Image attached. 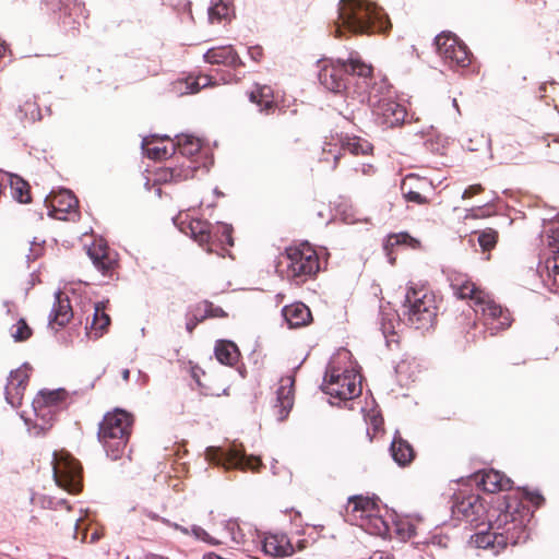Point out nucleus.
<instances>
[{
    "label": "nucleus",
    "mask_w": 559,
    "mask_h": 559,
    "mask_svg": "<svg viewBox=\"0 0 559 559\" xmlns=\"http://www.w3.org/2000/svg\"><path fill=\"white\" fill-rule=\"evenodd\" d=\"M151 144L152 143L146 138L143 139L142 148L150 158L160 159L170 154V151L167 148V146H160L158 144L151 146Z\"/></svg>",
    "instance_id": "39"
},
{
    "label": "nucleus",
    "mask_w": 559,
    "mask_h": 559,
    "mask_svg": "<svg viewBox=\"0 0 559 559\" xmlns=\"http://www.w3.org/2000/svg\"><path fill=\"white\" fill-rule=\"evenodd\" d=\"M497 239L498 233L491 228L481 230L477 236L478 243L481 247L483 251L491 250L496 246Z\"/></svg>",
    "instance_id": "38"
},
{
    "label": "nucleus",
    "mask_w": 559,
    "mask_h": 559,
    "mask_svg": "<svg viewBox=\"0 0 559 559\" xmlns=\"http://www.w3.org/2000/svg\"><path fill=\"white\" fill-rule=\"evenodd\" d=\"M204 59L206 62L215 64L236 66L240 63L239 57L231 46L209 49Z\"/></svg>",
    "instance_id": "22"
},
{
    "label": "nucleus",
    "mask_w": 559,
    "mask_h": 559,
    "mask_svg": "<svg viewBox=\"0 0 559 559\" xmlns=\"http://www.w3.org/2000/svg\"><path fill=\"white\" fill-rule=\"evenodd\" d=\"M333 158H334V163L336 164V162L338 160L340 156L337 154H333Z\"/></svg>",
    "instance_id": "59"
},
{
    "label": "nucleus",
    "mask_w": 559,
    "mask_h": 559,
    "mask_svg": "<svg viewBox=\"0 0 559 559\" xmlns=\"http://www.w3.org/2000/svg\"><path fill=\"white\" fill-rule=\"evenodd\" d=\"M201 146L200 139L190 134H180L176 136V144L171 145L170 151L173 152L177 148L181 155L190 157L199 153Z\"/></svg>",
    "instance_id": "27"
},
{
    "label": "nucleus",
    "mask_w": 559,
    "mask_h": 559,
    "mask_svg": "<svg viewBox=\"0 0 559 559\" xmlns=\"http://www.w3.org/2000/svg\"><path fill=\"white\" fill-rule=\"evenodd\" d=\"M280 266L286 267L288 277H300L314 274L319 270L316 251L308 245L290 248L280 261Z\"/></svg>",
    "instance_id": "12"
},
{
    "label": "nucleus",
    "mask_w": 559,
    "mask_h": 559,
    "mask_svg": "<svg viewBox=\"0 0 559 559\" xmlns=\"http://www.w3.org/2000/svg\"><path fill=\"white\" fill-rule=\"evenodd\" d=\"M94 312H93V320L90 326V331L87 332L90 336H93L95 338L103 335V333L106 331V329L110 324V318L105 312V304L98 302L93 306Z\"/></svg>",
    "instance_id": "25"
},
{
    "label": "nucleus",
    "mask_w": 559,
    "mask_h": 559,
    "mask_svg": "<svg viewBox=\"0 0 559 559\" xmlns=\"http://www.w3.org/2000/svg\"><path fill=\"white\" fill-rule=\"evenodd\" d=\"M282 312L289 328L307 325L312 319L309 308L301 302L286 306Z\"/></svg>",
    "instance_id": "20"
},
{
    "label": "nucleus",
    "mask_w": 559,
    "mask_h": 559,
    "mask_svg": "<svg viewBox=\"0 0 559 559\" xmlns=\"http://www.w3.org/2000/svg\"><path fill=\"white\" fill-rule=\"evenodd\" d=\"M265 554L276 557L290 556L294 551L288 538L285 535H270L263 543Z\"/></svg>",
    "instance_id": "23"
},
{
    "label": "nucleus",
    "mask_w": 559,
    "mask_h": 559,
    "mask_svg": "<svg viewBox=\"0 0 559 559\" xmlns=\"http://www.w3.org/2000/svg\"><path fill=\"white\" fill-rule=\"evenodd\" d=\"M322 390L341 401L355 399L361 393L360 377L354 369H342L332 360L325 371Z\"/></svg>",
    "instance_id": "9"
},
{
    "label": "nucleus",
    "mask_w": 559,
    "mask_h": 559,
    "mask_svg": "<svg viewBox=\"0 0 559 559\" xmlns=\"http://www.w3.org/2000/svg\"><path fill=\"white\" fill-rule=\"evenodd\" d=\"M132 417L122 409L105 415L99 425L98 438L111 460L121 457L130 433Z\"/></svg>",
    "instance_id": "6"
},
{
    "label": "nucleus",
    "mask_w": 559,
    "mask_h": 559,
    "mask_svg": "<svg viewBox=\"0 0 559 559\" xmlns=\"http://www.w3.org/2000/svg\"><path fill=\"white\" fill-rule=\"evenodd\" d=\"M343 151H347L354 155H366L371 151V145L367 140L360 138H346L341 140Z\"/></svg>",
    "instance_id": "32"
},
{
    "label": "nucleus",
    "mask_w": 559,
    "mask_h": 559,
    "mask_svg": "<svg viewBox=\"0 0 559 559\" xmlns=\"http://www.w3.org/2000/svg\"><path fill=\"white\" fill-rule=\"evenodd\" d=\"M233 12V0H212L209 8V20L211 23L229 20Z\"/></svg>",
    "instance_id": "29"
},
{
    "label": "nucleus",
    "mask_w": 559,
    "mask_h": 559,
    "mask_svg": "<svg viewBox=\"0 0 559 559\" xmlns=\"http://www.w3.org/2000/svg\"><path fill=\"white\" fill-rule=\"evenodd\" d=\"M414 178L413 176H408L402 183V191H403V197L404 199L407 201V202H413V203H416V204H426L428 203V200L427 198H425L424 195H421L419 192L417 191H413V190H406V185H407V180Z\"/></svg>",
    "instance_id": "40"
},
{
    "label": "nucleus",
    "mask_w": 559,
    "mask_h": 559,
    "mask_svg": "<svg viewBox=\"0 0 559 559\" xmlns=\"http://www.w3.org/2000/svg\"><path fill=\"white\" fill-rule=\"evenodd\" d=\"M121 377L124 381H128L129 380V377H130V371L129 369H123L122 372H121Z\"/></svg>",
    "instance_id": "53"
},
{
    "label": "nucleus",
    "mask_w": 559,
    "mask_h": 559,
    "mask_svg": "<svg viewBox=\"0 0 559 559\" xmlns=\"http://www.w3.org/2000/svg\"><path fill=\"white\" fill-rule=\"evenodd\" d=\"M391 454L393 460L401 466L409 464L414 459V450L412 445L401 438L396 432L391 443Z\"/></svg>",
    "instance_id": "24"
},
{
    "label": "nucleus",
    "mask_w": 559,
    "mask_h": 559,
    "mask_svg": "<svg viewBox=\"0 0 559 559\" xmlns=\"http://www.w3.org/2000/svg\"><path fill=\"white\" fill-rule=\"evenodd\" d=\"M250 102L257 104L261 111H266L273 107L272 90L269 86H258L249 95Z\"/></svg>",
    "instance_id": "31"
},
{
    "label": "nucleus",
    "mask_w": 559,
    "mask_h": 559,
    "mask_svg": "<svg viewBox=\"0 0 559 559\" xmlns=\"http://www.w3.org/2000/svg\"><path fill=\"white\" fill-rule=\"evenodd\" d=\"M179 174L174 169H160L157 173V180L158 181H176Z\"/></svg>",
    "instance_id": "45"
},
{
    "label": "nucleus",
    "mask_w": 559,
    "mask_h": 559,
    "mask_svg": "<svg viewBox=\"0 0 559 559\" xmlns=\"http://www.w3.org/2000/svg\"><path fill=\"white\" fill-rule=\"evenodd\" d=\"M371 424H372L374 430H378L382 425V419L378 416H372Z\"/></svg>",
    "instance_id": "50"
},
{
    "label": "nucleus",
    "mask_w": 559,
    "mask_h": 559,
    "mask_svg": "<svg viewBox=\"0 0 559 559\" xmlns=\"http://www.w3.org/2000/svg\"><path fill=\"white\" fill-rule=\"evenodd\" d=\"M219 228L222 230V235L225 237L226 242L231 246V228L226 224L221 225Z\"/></svg>",
    "instance_id": "49"
},
{
    "label": "nucleus",
    "mask_w": 559,
    "mask_h": 559,
    "mask_svg": "<svg viewBox=\"0 0 559 559\" xmlns=\"http://www.w3.org/2000/svg\"><path fill=\"white\" fill-rule=\"evenodd\" d=\"M526 538L524 524L513 512L506 511L490 523L486 531L481 530L471 537L477 548L490 550L498 555L508 544L515 545Z\"/></svg>",
    "instance_id": "4"
},
{
    "label": "nucleus",
    "mask_w": 559,
    "mask_h": 559,
    "mask_svg": "<svg viewBox=\"0 0 559 559\" xmlns=\"http://www.w3.org/2000/svg\"><path fill=\"white\" fill-rule=\"evenodd\" d=\"M371 74L372 67L353 51L346 59L321 61L319 81L326 90L340 93L347 87L348 76H357L355 93L358 95V92L369 86Z\"/></svg>",
    "instance_id": "3"
},
{
    "label": "nucleus",
    "mask_w": 559,
    "mask_h": 559,
    "mask_svg": "<svg viewBox=\"0 0 559 559\" xmlns=\"http://www.w3.org/2000/svg\"><path fill=\"white\" fill-rule=\"evenodd\" d=\"M52 472L58 487L70 493H76L81 490L82 467L70 453L66 451L53 452Z\"/></svg>",
    "instance_id": "10"
},
{
    "label": "nucleus",
    "mask_w": 559,
    "mask_h": 559,
    "mask_svg": "<svg viewBox=\"0 0 559 559\" xmlns=\"http://www.w3.org/2000/svg\"><path fill=\"white\" fill-rule=\"evenodd\" d=\"M209 82L210 80L206 76L199 78L197 81H193L190 84H188L189 93H198L201 90V87L206 86Z\"/></svg>",
    "instance_id": "46"
},
{
    "label": "nucleus",
    "mask_w": 559,
    "mask_h": 559,
    "mask_svg": "<svg viewBox=\"0 0 559 559\" xmlns=\"http://www.w3.org/2000/svg\"><path fill=\"white\" fill-rule=\"evenodd\" d=\"M451 287L460 299H469L474 311L481 314L484 325L491 334L511 325L512 318L508 309L498 305L488 293L478 288L469 280L457 276L452 280Z\"/></svg>",
    "instance_id": "2"
},
{
    "label": "nucleus",
    "mask_w": 559,
    "mask_h": 559,
    "mask_svg": "<svg viewBox=\"0 0 559 559\" xmlns=\"http://www.w3.org/2000/svg\"><path fill=\"white\" fill-rule=\"evenodd\" d=\"M31 334V329L24 320H20L11 330L12 337L19 342L27 340Z\"/></svg>",
    "instance_id": "41"
},
{
    "label": "nucleus",
    "mask_w": 559,
    "mask_h": 559,
    "mask_svg": "<svg viewBox=\"0 0 559 559\" xmlns=\"http://www.w3.org/2000/svg\"><path fill=\"white\" fill-rule=\"evenodd\" d=\"M171 527H174L175 530L181 532L182 534L185 535H188V534H192L197 539H200L204 543H207L210 545H213V546H216V545H219V540H217L216 538L212 537L204 528H202L201 526H198V525H193L191 527V531H189L187 527L185 526H181L177 523H171L169 524Z\"/></svg>",
    "instance_id": "33"
},
{
    "label": "nucleus",
    "mask_w": 559,
    "mask_h": 559,
    "mask_svg": "<svg viewBox=\"0 0 559 559\" xmlns=\"http://www.w3.org/2000/svg\"><path fill=\"white\" fill-rule=\"evenodd\" d=\"M548 246L554 253H559V222L552 223L548 229Z\"/></svg>",
    "instance_id": "42"
},
{
    "label": "nucleus",
    "mask_w": 559,
    "mask_h": 559,
    "mask_svg": "<svg viewBox=\"0 0 559 559\" xmlns=\"http://www.w3.org/2000/svg\"><path fill=\"white\" fill-rule=\"evenodd\" d=\"M334 26L338 37L343 28L353 33H383L391 23L383 10L368 0H341Z\"/></svg>",
    "instance_id": "1"
},
{
    "label": "nucleus",
    "mask_w": 559,
    "mask_h": 559,
    "mask_svg": "<svg viewBox=\"0 0 559 559\" xmlns=\"http://www.w3.org/2000/svg\"><path fill=\"white\" fill-rule=\"evenodd\" d=\"M393 326L390 325V326H386L385 324L382 325V329H383V334L385 335L386 333L390 332V330L392 329Z\"/></svg>",
    "instance_id": "57"
},
{
    "label": "nucleus",
    "mask_w": 559,
    "mask_h": 559,
    "mask_svg": "<svg viewBox=\"0 0 559 559\" xmlns=\"http://www.w3.org/2000/svg\"><path fill=\"white\" fill-rule=\"evenodd\" d=\"M29 378V369L27 365L12 370L5 385V400L12 407H19L22 404L24 391Z\"/></svg>",
    "instance_id": "15"
},
{
    "label": "nucleus",
    "mask_w": 559,
    "mask_h": 559,
    "mask_svg": "<svg viewBox=\"0 0 559 559\" xmlns=\"http://www.w3.org/2000/svg\"><path fill=\"white\" fill-rule=\"evenodd\" d=\"M453 106L459 110L457 102L455 98L453 99Z\"/></svg>",
    "instance_id": "60"
},
{
    "label": "nucleus",
    "mask_w": 559,
    "mask_h": 559,
    "mask_svg": "<svg viewBox=\"0 0 559 559\" xmlns=\"http://www.w3.org/2000/svg\"><path fill=\"white\" fill-rule=\"evenodd\" d=\"M326 146H331V144H325V146H323V153H333L332 148H328Z\"/></svg>",
    "instance_id": "58"
},
{
    "label": "nucleus",
    "mask_w": 559,
    "mask_h": 559,
    "mask_svg": "<svg viewBox=\"0 0 559 559\" xmlns=\"http://www.w3.org/2000/svg\"><path fill=\"white\" fill-rule=\"evenodd\" d=\"M483 190L480 185H472L467 189L464 190L462 194V199H468Z\"/></svg>",
    "instance_id": "48"
},
{
    "label": "nucleus",
    "mask_w": 559,
    "mask_h": 559,
    "mask_svg": "<svg viewBox=\"0 0 559 559\" xmlns=\"http://www.w3.org/2000/svg\"><path fill=\"white\" fill-rule=\"evenodd\" d=\"M195 326L194 322H188L187 323V330L191 333Z\"/></svg>",
    "instance_id": "56"
},
{
    "label": "nucleus",
    "mask_w": 559,
    "mask_h": 559,
    "mask_svg": "<svg viewBox=\"0 0 559 559\" xmlns=\"http://www.w3.org/2000/svg\"><path fill=\"white\" fill-rule=\"evenodd\" d=\"M49 209V215L57 219H66V214L74 212L78 207V199L67 189L51 192L45 200Z\"/></svg>",
    "instance_id": "16"
},
{
    "label": "nucleus",
    "mask_w": 559,
    "mask_h": 559,
    "mask_svg": "<svg viewBox=\"0 0 559 559\" xmlns=\"http://www.w3.org/2000/svg\"><path fill=\"white\" fill-rule=\"evenodd\" d=\"M225 530L229 533L231 540L236 544H240L243 542V534L239 528V525L236 521L229 520L225 524Z\"/></svg>",
    "instance_id": "43"
},
{
    "label": "nucleus",
    "mask_w": 559,
    "mask_h": 559,
    "mask_svg": "<svg viewBox=\"0 0 559 559\" xmlns=\"http://www.w3.org/2000/svg\"><path fill=\"white\" fill-rule=\"evenodd\" d=\"M45 399H34L33 415L34 417L21 415L28 430H34V435L38 436L52 426L56 409L45 405Z\"/></svg>",
    "instance_id": "14"
},
{
    "label": "nucleus",
    "mask_w": 559,
    "mask_h": 559,
    "mask_svg": "<svg viewBox=\"0 0 559 559\" xmlns=\"http://www.w3.org/2000/svg\"><path fill=\"white\" fill-rule=\"evenodd\" d=\"M360 103H368L376 121L392 128L401 124L406 116L402 105L393 99L392 91L385 81H380L358 92Z\"/></svg>",
    "instance_id": "5"
},
{
    "label": "nucleus",
    "mask_w": 559,
    "mask_h": 559,
    "mask_svg": "<svg viewBox=\"0 0 559 559\" xmlns=\"http://www.w3.org/2000/svg\"><path fill=\"white\" fill-rule=\"evenodd\" d=\"M144 559H167V558L159 556V555L150 554V555H146Z\"/></svg>",
    "instance_id": "52"
},
{
    "label": "nucleus",
    "mask_w": 559,
    "mask_h": 559,
    "mask_svg": "<svg viewBox=\"0 0 559 559\" xmlns=\"http://www.w3.org/2000/svg\"><path fill=\"white\" fill-rule=\"evenodd\" d=\"M215 356L221 364L233 366L239 358V350L233 342L218 341L215 345Z\"/></svg>",
    "instance_id": "26"
},
{
    "label": "nucleus",
    "mask_w": 559,
    "mask_h": 559,
    "mask_svg": "<svg viewBox=\"0 0 559 559\" xmlns=\"http://www.w3.org/2000/svg\"><path fill=\"white\" fill-rule=\"evenodd\" d=\"M43 506L49 507V508H57L58 506H60V507H64L67 510H70V507L67 504L66 500H63V499L53 501L51 498L45 497L43 500Z\"/></svg>",
    "instance_id": "47"
},
{
    "label": "nucleus",
    "mask_w": 559,
    "mask_h": 559,
    "mask_svg": "<svg viewBox=\"0 0 559 559\" xmlns=\"http://www.w3.org/2000/svg\"><path fill=\"white\" fill-rule=\"evenodd\" d=\"M403 314L415 329H428L436 318L435 296L425 287H407Z\"/></svg>",
    "instance_id": "7"
},
{
    "label": "nucleus",
    "mask_w": 559,
    "mask_h": 559,
    "mask_svg": "<svg viewBox=\"0 0 559 559\" xmlns=\"http://www.w3.org/2000/svg\"><path fill=\"white\" fill-rule=\"evenodd\" d=\"M87 253L95 267L103 274H107L112 266V260L108 257L106 245H94L88 249Z\"/></svg>",
    "instance_id": "28"
},
{
    "label": "nucleus",
    "mask_w": 559,
    "mask_h": 559,
    "mask_svg": "<svg viewBox=\"0 0 559 559\" xmlns=\"http://www.w3.org/2000/svg\"><path fill=\"white\" fill-rule=\"evenodd\" d=\"M60 391H51V392H40V394L36 399H45V405L55 408L58 411V402L61 399Z\"/></svg>",
    "instance_id": "44"
},
{
    "label": "nucleus",
    "mask_w": 559,
    "mask_h": 559,
    "mask_svg": "<svg viewBox=\"0 0 559 559\" xmlns=\"http://www.w3.org/2000/svg\"><path fill=\"white\" fill-rule=\"evenodd\" d=\"M397 536L403 539H409L416 534L417 525L411 518L397 519L394 523Z\"/></svg>",
    "instance_id": "34"
},
{
    "label": "nucleus",
    "mask_w": 559,
    "mask_h": 559,
    "mask_svg": "<svg viewBox=\"0 0 559 559\" xmlns=\"http://www.w3.org/2000/svg\"><path fill=\"white\" fill-rule=\"evenodd\" d=\"M202 559H224V558L215 552H206L203 555Z\"/></svg>",
    "instance_id": "51"
},
{
    "label": "nucleus",
    "mask_w": 559,
    "mask_h": 559,
    "mask_svg": "<svg viewBox=\"0 0 559 559\" xmlns=\"http://www.w3.org/2000/svg\"><path fill=\"white\" fill-rule=\"evenodd\" d=\"M205 459L216 465H221L226 469L237 468L241 471L251 469L257 471L261 461L255 456H247L245 451L236 444L229 449L222 448H207L205 451Z\"/></svg>",
    "instance_id": "11"
},
{
    "label": "nucleus",
    "mask_w": 559,
    "mask_h": 559,
    "mask_svg": "<svg viewBox=\"0 0 559 559\" xmlns=\"http://www.w3.org/2000/svg\"><path fill=\"white\" fill-rule=\"evenodd\" d=\"M72 316L73 312L68 297L64 296L61 292L56 293V301L50 314V324L63 326L70 321Z\"/></svg>",
    "instance_id": "21"
},
{
    "label": "nucleus",
    "mask_w": 559,
    "mask_h": 559,
    "mask_svg": "<svg viewBox=\"0 0 559 559\" xmlns=\"http://www.w3.org/2000/svg\"><path fill=\"white\" fill-rule=\"evenodd\" d=\"M260 53H261V52H260V50H259L258 48H254V49H252V51H251V56H252V58H253V59H255V60L258 59V56H260Z\"/></svg>",
    "instance_id": "55"
},
{
    "label": "nucleus",
    "mask_w": 559,
    "mask_h": 559,
    "mask_svg": "<svg viewBox=\"0 0 559 559\" xmlns=\"http://www.w3.org/2000/svg\"><path fill=\"white\" fill-rule=\"evenodd\" d=\"M436 47L439 56L450 64L466 67L469 63L467 47L450 33L440 34L436 37Z\"/></svg>",
    "instance_id": "13"
},
{
    "label": "nucleus",
    "mask_w": 559,
    "mask_h": 559,
    "mask_svg": "<svg viewBox=\"0 0 559 559\" xmlns=\"http://www.w3.org/2000/svg\"><path fill=\"white\" fill-rule=\"evenodd\" d=\"M346 521L359 526L370 535L385 537L389 533V525L379 515L377 503L369 498H349L346 508Z\"/></svg>",
    "instance_id": "8"
},
{
    "label": "nucleus",
    "mask_w": 559,
    "mask_h": 559,
    "mask_svg": "<svg viewBox=\"0 0 559 559\" xmlns=\"http://www.w3.org/2000/svg\"><path fill=\"white\" fill-rule=\"evenodd\" d=\"M11 188L14 191V197L21 202L26 203L29 201L28 185L20 177L15 176L11 179Z\"/></svg>",
    "instance_id": "37"
},
{
    "label": "nucleus",
    "mask_w": 559,
    "mask_h": 559,
    "mask_svg": "<svg viewBox=\"0 0 559 559\" xmlns=\"http://www.w3.org/2000/svg\"><path fill=\"white\" fill-rule=\"evenodd\" d=\"M542 500H543V497L537 493L532 498V501L536 504H538Z\"/></svg>",
    "instance_id": "54"
},
{
    "label": "nucleus",
    "mask_w": 559,
    "mask_h": 559,
    "mask_svg": "<svg viewBox=\"0 0 559 559\" xmlns=\"http://www.w3.org/2000/svg\"><path fill=\"white\" fill-rule=\"evenodd\" d=\"M397 245H408L412 248H416L419 242L418 240L412 238L408 234L401 233L389 236L384 243V249L389 251L390 248Z\"/></svg>",
    "instance_id": "36"
},
{
    "label": "nucleus",
    "mask_w": 559,
    "mask_h": 559,
    "mask_svg": "<svg viewBox=\"0 0 559 559\" xmlns=\"http://www.w3.org/2000/svg\"><path fill=\"white\" fill-rule=\"evenodd\" d=\"M454 513L471 525L479 526V521L486 514V508L481 499L476 495L462 498L454 508Z\"/></svg>",
    "instance_id": "17"
},
{
    "label": "nucleus",
    "mask_w": 559,
    "mask_h": 559,
    "mask_svg": "<svg viewBox=\"0 0 559 559\" xmlns=\"http://www.w3.org/2000/svg\"><path fill=\"white\" fill-rule=\"evenodd\" d=\"M511 479L493 469L483 471L477 475V484L488 492L508 490L511 488Z\"/></svg>",
    "instance_id": "19"
},
{
    "label": "nucleus",
    "mask_w": 559,
    "mask_h": 559,
    "mask_svg": "<svg viewBox=\"0 0 559 559\" xmlns=\"http://www.w3.org/2000/svg\"><path fill=\"white\" fill-rule=\"evenodd\" d=\"M293 386L294 379L292 377H286L281 380V385L277 390V404L275 405L278 420L281 421L288 416L294 405Z\"/></svg>",
    "instance_id": "18"
},
{
    "label": "nucleus",
    "mask_w": 559,
    "mask_h": 559,
    "mask_svg": "<svg viewBox=\"0 0 559 559\" xmlns=\"http://www.w3.org/2000/svg\"><path fill=\"white\" fill-rule=\"evenodd\" d=\"M79 522H80V520H75V528L76 530L79 528Z\"/></svg>",
    "instance_id": "61"
},
{
    "label": "nucleus",
    "mask_w": 559,
    "mask_h": 559,
    "mask_svg": "<svg viewBox=\"0 0 559 559\" xmlns=\"http://www.w3.org/2000/svg\"><path fill=\"white\" fill-rule=\"evenodd\" d=\"M210 226V223L202 219H192L188 225L191 237L201 247L209 245L212 239Z\"/></svg>",
    "instance_id": "30"
},
{
    "label": "nucleus",
    "mask_w": 559,
    "mask_h": 559,
    "mask_svg": "<svg viewBox=\"0 0 559 559\" xmlns=\"http://www.w3.org/2000/svg\"><path fill=\"white\" fill-rule=\"evenodd\" d=\"M546 275L542 272V277L547 285L551 286L556 292L559 290V264L556 260H547Z\"/></svg>",
    "instance_id": "35"
}]
</instances>
